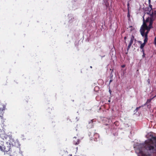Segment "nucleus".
I'll list each match as a JSON object with an SVG mask.
<instances>
[{"mask_svg": "<svg viewBox=\"0 0 156 156\" xmlns=\"http://www.w3.org/2000/svg\"><path fill=\"white\" fill-rule=\"evenodd\" d=\"M156 19V11L152 13L151 16L148 17L146 20H144L143 17V23L141 28H143L144 30L149 31L152 28L153 22Z\"/></svg>", "mask_w": 156, "mask_h": 156, "instance_id": "nucleus-1", "label": "nucleus"}, {"mask_svg": "<svg viewBox=\"0 0 156 156\" xmlns=\"http://www.w3.org/2000/svg\"><path fill=\"white\" fill-rule=\"evenodd\" d=\"M150 141L152 144H148L144 146V147L147 150L156 152V136L153 137Z\"/></svg>", "mask_w": 156, "mask_h": 156, "instance_id": "nucleus-2", "label": "nucleus"}, {"mask_svg": "<svg viewBox=\"0 0 156 156\" xmlns=\"http://www.w3.org/2000/svg\"><path fill=\"white\" fill-rule=\"evenodd\" d=\"M9 137L6 138L5 140V141L7 144H9V145H10L11 146H14L18 147L20 146L19 142L18 141L15 140L11 135H9Z\"/></svg>", "mask_w": 156, "mask_h": 156, "instance_id": "nucleus-3", "label": "nucleus"}, {"mask_svg": "<svg viewBox=\"0 0 156 156\" xmlns=\"http://www.w3.org/2000/svg\"><path fill=\"white\" fill-rule=\"evenodd\" d=\"M2 108L1 107H0V111L1 113L0 114V119L1 120V122L2 123L3 126H5L4 122L5 121V119L3 118V115L4 113L3 111L5 110V105H1Z\"/></svg>", "mask_w": 156, "mask_h": 156, "instance_id": "nucleus-4", "label": "nucleus"}, {"mask_svg": "<svg viewBox=\"0 0 156 156\" xmlns=\"http://www.w3.org/2000/svg\"><path fill=\"white\" fill-rule=\"evenodd\" d=\"M2 151L7 154H10L12 152L11 146L10 145H9V144H7L6 143L5 145L4 146L3 150Z\"/></svg>", "mask_w": 156, "mask_h": 156, "instance_id": "nucleus-5", "label": "nucleus"}, {"mask_svg": "<svg viewBox=\"0 0 156 156\" xmlns=\"http://www.w3.org/2000/svg\"><path fill=\"white\" fill-rule=\"evenodd\" d=\"M145 30H144V28H140V31L142 36L144 37V39H146L147 40H148L147 34L149 31H146L145 32Z\"/></svg>", "mask_w": 156, "mask_h": 156, "instance_id": "nucleus-6", "label": "nucleus"}, {"mask_svg": "<svg viewBox=\"0 0 156 156\" xmlns=\"http://www.w3.org/2000/svg\"><path fill=\"white\" fill-rule=\"evenodd\" d=\"M8 136L9 135L6 134L4 130L0 129V137L3 140L5 141L7 137H9Z\"/></svg>", "mask_w": 156, "mask_h": 156, "instance_id": "nucleus-7", "label": "nucleus"}, {"mask_svg": "<svg viewBox=\"0 0 156 156\" xmlns=\"http://www.w3.org/2000/svg\"><path fill=\"white\" fill-rule=\"evenodd\" d=\"M134 39V37L133 35H132L131 38H130V40L129 42V43L128 47L127 49V51H128L129 50L132 44L133 43V41Z\"/></svg>", "mask_w": 156, "mask_h": 156, "instance_id": "nucleus-8", "label": "nucleus"}, {"mask_svg": "<svg viewBox=\"0 0 156 156\" xmlns=\"http://www.w3.org/2000/svg\"><path fill=\"white\" fill-rule=\"evenodd\" d=\"M80 142V140L76 137H74L73 138V144L75 145L78 144Z\"/></svg>", "mask_w": 156, "mask_h": 156, "instance_id": "nucleus-9", "label": "nucleus"}, {"mask_svg": "<svg viewBox=\"0 0 156 156\" xmlns=\"http://www.w3.org/2000/svg\"><path fill=\"white\" fill-rule=\"evenodd\" d=\"M93 119L90 120L88 124L87 125V127L88 128H91L93 126Z\"/></svg>", "mask_w": 156, "mask_h": 156, "instance_id": "nucleus-10", "label": "nucleus"}, {"mask_svg": "<svg viewBox=\"0 0 156 156\" xmlns=\"http://www.w3.org/2000/svg\"><path fill=\"white\" fill-rule=\"evenodd\" d=\"M149 7H150V8H148V9H149V10H150V11L148 12H147V14H150V17L151 16V14H152V13L153 12V11H152V12H151V10H152V6L150 4H149Z\"/></svg>", "mask_w": 156, "mask_h": 156, "instance_id": "nucleus-11", "label": "nucleus"}, {"mask_svg": "<svg viewBox=\"0 0 156 156\" xmlns=\"http://www.w3.org/2000/svg\"><path fill=\"white\" fill-rule=\"evenodd\" d=\"M148 40H147L146 39H144V42L141 44L140 45V49H143L144 48V47L145 44L147 43V41Z\"/></svg>", "mask_w": 156, "mask_h": 156, "instance_id": "nucleus-12", "label": "nucleus"}, {"mask_svg": "<svg viewBox=\"0 0 156 156\" xmlns=\"http://www.w3.org/2000/svg\"><path fill=\"white\" fill-rule=\"evenodd\" d=\"M94 137L92 139L94 141H98L97 138L99 137V135L97 133H95L94 134ZM92 140V139H91Z\"/></svg>", "mask_w": 156, "mask_h": 156, "instance_id": "nucleus-13", "label": "nucleus"}, {"mask_svg": "<svg viewBox=\"0 0 156 156\" xmlns=\"http://www.w3.org/2000/svg\"><path fill=\"white\" fill-rule=\"evenodd\" d=\"M4 141H0V149L2 151L4 147Z\"/></svg>", "mask_w": 156, "mask_h": 156, "instance_id": "nucleus-14", "label": "nucleus"}, {"mask_svg": "<svg viewBox=\"0 0 156 156\" xmlns=\"http://www.w3.org/2000/svg\"><path fill=\"white\" fill-rule=\"evenodd\" d=\"M108 0H104V2L105 3L106 7H108L109 5V3H108Z\"/></svg>", "mask_w": 156, "mask_h": 156, "instance_id": "nucleus-15", "label": "nucleus"}, {"mask_svg": "<svg viewBox=\"0 0 156 156\" xmlns=\"http://www.w3.org/2000/svg\"><path fill=\"white\" fill-rule=\"evenodd\" d=\"M152 100V99H151V98L150 99H148L147 100L145 104V105H147L148 103H150Z\"/></svg>", "mask_w": 156, "mask_h": 156, "instance_id": "nucleus-16", "label": "nucleus"}, {"mask_svg": "<svg viewBox=\"0 0 156 156\" xmlns=\"http://www.w3.org/2000/svg\"><path fill=\"white\" fill-rule=\"evenodd\" d=\"M113 70L111 72L110 75V79H112V77H113V75L112 74V72Z\"/></svg>", "mask_w": 156, "mask_h": 156, "instance_id": "nucleus-17", "label": "nucleus"}, {"mask_svg": "<svg viewBox=\"0 0 156 156\" xmlns=\"http://www.w3.org/2000/svg\"><path fill=\"white\" fill-rule=\"evenodd\" d=\"M139 152L141 154H142L143 155V152L142 150H140Z\"/></svg>", "mask_w": 156, "mask_h": 156, "instance_id": "nucleus-18", "label": "nucleus"}, {"mask_svg": "<svg viewBox=\"0 0 156 156\" xmlns=\"http://www.w3.org/2000/svg\"><path fill=\"white\" fill-rule=\"evenodd\" d=\"M154 44L156 45V37H155L154 39Z\"/></svg>", "mask_w": 156, "mask_h": 156, "instance_id": "nucleus-19", "label": "nucleus"}, {"mask_svg": "<svg viewBox=\"0 0 156 156\" xmlns=\"http://www.w3.org/2000/svg\"><path fill=\"white\" fill-rule=\"evenodd\" d=\"M130 14H129V10H128V14H127V16L128 17H130Z\"/></svg>", "mask_w": 156, "mask_h": 156, "instance_id": "nucleus-20", "label": "nucleus"}, {"mask_svg": "<svg viewBox=\"0 0 156 156\" xmlns=\"http://www.w3.org/2000/svg\"><path fill=\"white\" fill-rule=\"evenodd\" d=\"M140 49L142 50L141 51L144 54V48Z\"/></svg>", "mask_w": 156, "mask_h": 156, "instance_id": "nucleus-21", "label": "nucleus"}, {"mask_svg": "<svg viewBox=\"0 0 156 156\" xmlns=\"http://www.w3.org/2000/svg\"><path fill=\"white\" fill-rule=\"evenodd\" d=\"M127 7H128V10H129V3H128L127 4Z\"/></svg>", "mask_w": 156, "mask_h": 156, "instance_id": "nucleus-22", "label": "nucleus"}, {"mask_svg": "<svg viewBox=\"0 0 156 156\" xmlns=\"http://www.w3.org/2000/svg\"><path fill=\"white\" fill-rule=\"evenodd\" d=\"M140 108V107H137L136 109V111H137L139 109V108Z\"/></svg>", "mask_w": 156, "mask_h": 156, "instance_id": "nucleus-23", "label": "nucleus"}, {"mask_svg": "<svg viewBox=\"0 0 156 156\" xmlns=\"http://www.w3.org/2000/svg\"><path fill=\"white\" fill-rule=\"evenodd\" d=\"M155 97H156V95H155V96H154L152 98H151V99H152V100Z\"/></svg>", "mask_w": 156, "mask_h": 156, "instance_id": "nucleus-24", "label": "nucleus"}, {"mask_svg": "<svg viewBox=\"0 0 156 156\" xmlns=\"http://www.w3.org/2000/svg\"><path fill=\"white\" fill-rule=\"evenodd\" d=\"M118 123V122H115L114 123V124L115 125H117V124Z\"/></svg>", "mask_w": 156, "mask_h": 156, "instance_id": "nucleus-25", "label": "nucleus"}, {"mask_svg": "<svg viewBox=\"0 0 156 156\" xmlns=\"http://www.w3.org/2000/svg\"><path fill=\"white\" fill-rule=\"evenodd\" d=\"M149 4H151V0H148Z\"/></svg>", "mask_w": 156, "mask_h": 156, "instance_id": "nucleus-26", "label": "nucleus"}, {"mask_svg": "<svg viewBox=\"0 0 156 156\" xmlns=\"http://www.w3.org/2000/svg\"><path fill=\"white\" fill-rule=\"evenodd\" d=\"M112 81V79H111V80H110V81H109L110 83H111Z\"/></svg>", "mask_w": 156, "mask_h": 156, "instance_id": "nucleus-27", "label": "nucleus"}, {"mask_svg": "<svg viewBox=\"0 0 156 156\" xmlns=\"http://www.w3.org/2000/svg\"><path fill=\"white\" fill-rule=\"evenodd\" d=\"M138 42H139V43L140 44H142V42H141V41H138Z\"/></svg>", "mask_w": 156, "mask_h": 156, "instance_id": "nucleus-28", "label": "nucleus"}, {"mask_svg": "<svg viewBox=\"0 0 156 156\" xmlns=\"http://www.w3.org/2000/svg\"><path fill=\"white\" fill-rule=\"evenodd\" d=\"M122 68H124L125 67V65H122Z\"/></svg>", "mask_w": 156, "mask_h": 156, "instance_id": "nucleus-29", "label": "nucleus"}, {"mask_svg": "<svg viewBox=\"0 0 156 156\" xmlns=\"http://www.w3.org/2000/svg\"><path fill=\"white\" fill-rule=\"evenodd\" d=\"M126 37H124V39L125 40H126Z\"/></svg>", "mask_w": 156, "mask_h": 156, "instance_id": "nucleus-30", "label": "nucleus"}, {"mask_svg": "<svg viewBox=\"0 0 156 156\" xmlns=\"http://www.w3.org/2000/svg\"><path fill=\"white\" fill-rule=\"evenodd\" d=\"M144 55H145V54L144 55V54H143V56H144Z\"/></svg>", "mask_w": 156, "mask_h": 156, "instance_id": "nucleus-31", "label": "nucleus"}, {"mask_svg": "<svg viewBox=\"0 0 156 156\" xmlns=\"http://www.w3.org/2000/svg\"><path fill=\"white\" fill-rule=\"evenodd\" d=\"M132 27V26H130V27Z\"/></svg>", "mask_w": 156, "mask_h": 156, "instance_id": "nucleus-32", "label": "nucleus"}, {"mask_svg": "<svg viewBox=\"0 0 156 156\" xmlns=\"http://www.w3.org/2000/svg\"><path fill=\"white\" fill-rule=\"evenodd\" d=\"M109 101V102H110V100H109V101Z\"/></svg>", "mask_w": 156, "mask_h": 156, "instance_id": "nucleus-33", "label": "nucleus"}, {"mask_svg": "<svg viewBox=\"0 0 156 156\" xmlns=\"http://www.w3.org/2000/svg\"><path fill=\"white\" fill-rule=\"evenodd\" d=\"M109 91H110V92H111V91H110V90H109Z\"/></svg>", "mask_w": 156, "mask_h": 156, "instance_id": "nucleus-34", "label": "nucleus"}]
</instances>
